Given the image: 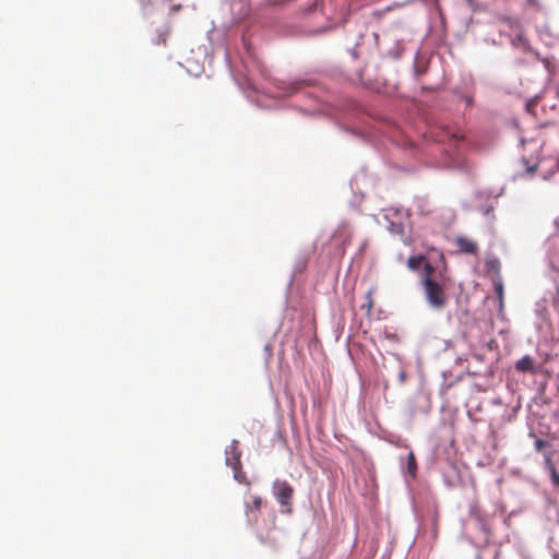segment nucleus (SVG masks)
I'll return each instance as SVG.
<instances>
[{
    "instance_id": "obj_1",
    "label": "nucleus",
    "mask_w": 559,
    "mask_h": 559,
    "mask_svg": "<svg viewBox=\"0 0 559 559\" xmlns=\"http://www.w3.org/2000/svg\"><path fill=\"white\" fill-rule=\"evenodd\" d=\"M451 284L452 280L444 263L433 266L430 262H427L424 265L421 285L424 296L432 309L442 310L445 308L449 301L448 290Z\"/></svg>"
},
{
    "instance_id": "obj_2",
    "label": "nucleus",
    "mask_w": 559,
    "mask_h": 559,
    "mask_svg": "<svg viewBox=\"0 0 559 559\" xmlns=\"http://www.w3.org/2000/svg\"><path fill=\"white\" fill-rule=\"evenodd\" d=\"M273 495L278 503L282 506L283 513H292V501L294 496V488L286 480L276 479L273 483Z\"/></svg>"
},
{
    "instance_id": "obj_3",
    "label": "nucleus",
    "mask_w": 559,
    "mask_h": 559,
    "mask_svg": "<svg viewBox=\"0 0 559 559\" xmlns=\"http://www.w3.org/2000/svg\"><path fill=\"white\" fill-rule=\"evenodd\" d=\"M226 464L234 467H242L241 465V451L239 449V442L237 440H233L231 443L226 449Z\"/></svg>"
},
{
    "instance_id": "obj_4",
    "label": "nucleus",
    "mask_w": 559,
    "mask_h": 559,
    "mask_svg": "<svg viewBox=\"0 0 559 559\" xmlns=\"http://www.w3.org/2000/svg\"><path fill=\"white\" fill-rule=\"evenodd\" d=\"M455 245L461 252L467 254H476L478 250V246L474 240L462 236L455 239Z\"/></svg>"
},
{
    "instance_id": "obj_5",
    "label": "nucleus",
    "mask_w": 559,
    "mask_h": 559,
    "mask_svg": "<svg viewBox=\"0 0 559 559\" xmlns=\"http://www.w3.org/2000/svg\"><path fill=\"white\" fill-rule=\"evenodd\" d=\"M515 369L520 372L536 373L535 360L526 355L515 362Z\"/></svg>"
},
{
    "instance_id": "obj_6",
    "label": "nucleus",
    "mask_w": 559,
    "mask_h": 559,
    "mask_svg": "<svg viewBox=\"0 0 559 559\" xmlns=\"http://www.w3.org/2000/svg\"><path fill=\"white\" fill-rule=\"evenodd\" d=\"M262 499L260 497H254L252 504L246 506V515L248 519V522H257L258 515L261 509Z\"/></svg>"
},
{
    "instance_id": "obj_7",
    "label": "nucleus",
    "mask_w": 559,
    "mask_h": 559,
    "mask_svg": "<svg viewBox=\"0 0 559 559\" xmlns=\"http://www.w3.org/2000/svg\"><path fill=\"white\" fill-rule=\"evenodd\" d=\"M427 259L423 254L412 255L407 260V266L412 271H417L421 265L427 263Z\"/></svg>"
},
{
    "instance_id": "obj_8",
    "label": "nucleus",
    "mask_w": 559,
    "mask_h": 559,
    "mask_svg": "<svg viewBox=\"0 0 559 559\" xmlns=\"http://www.w3.org/2000/svg\"><path fill=\"white\" fill-rule=\"evenodd\" d=\"M407 472L413 478L417 473V462L413 451H409L407 455Z\"/></svg>"
},
{
    "instance_id": "obj_9",
    "label": "nucleus",
    "mask_w": 559,
    "mask_h": 559,
    "mask_svg": "<svg viewBox=\"0 0 559 559\" xmlns=\"http://www.w3.org/2000/svg\"><path fill=\"white\" fill-rule=\"evenodd\" d=\"M546 463L550 473L551 481L555 486L559 487V474L555 467V465L551 462V459L549 455L546 456Z\"/></svg>"
},
{
    "instance_id": "obj_10",
    "label": "nucleus",
    "mask_w": 559,
    "mask_h": 559,
    "mask_svg": "<svg viewBox=\"0 0 559 559\" xmlns=\"http://www.w3.org/2000/svg\"><path fill=\"white\" fill-rule=\"evenodd\" d=\"M486 267L488 272H493L495 274L500 273L501 264L499 259L493 258L486 261Z\"/></svg>"
},
{
    "instance_id": "obj_11",
    "label": "nucleus",
    "mask_w": 559,
    "mask_h": 559,
    "mask_svg": "<svg viewBox=\"0 0 559 559\" xmlns=\"http://www.w3.org/2000/svg\"><path fill=\"white\" fill-rule=\"evenodd\" d=\"M233 471H234V478L238 483L249 485V481L247 479L246 473L242 472L241 467H234Z\"/></svg>"
},
{
    "instance_id": "obj_12",
    "label": "nucleus",
    "mask_w": 559,
    "mask_h": 559,
    "mask_svg": "<svg viewBox=\"0 0 559 559\" xmlns=\"http://www.w3.org/2000/svg\"><path fill=\"white\" fill-rule=\"evenodd\" d=\"M499 21L503 24H507L510 27H519V21L516 19H513L511 16H501Z\"/></svg>"
},
{
    "instance_id": "obj_13",
    "label": "nucleus",
    "mask_w": 559,
    "mask_h": 559,
    "mask_svg": "<svg viewBox=\"0 0 559 559\" xmlns=\"http://www.w3.org/2000/svg\"><path fill=\"white\" fill-rule=\"evenodd\" d=\"M166 41H167V34L160 33L157 37L156 44L157 45H166Z\"/></svg>"
},
{
    "instance_id": "obj_14",
    "label": "nucleus",
    "mask_w": 559,
    "mask_h": 559,
    "mask_svg": "<svg viewBox=\"0 0 559 559\" xmlns=\"http://www.w3.org/2000/svg\"><path fill=\"white\" fill-rule=\"evenodd\" d=\"M545 444H546V442L544 440L536 439L535 440V449H536V451H538V452L542 451L544 449Z\"/></svg>"
},
{
    "instance_id": "obj_15",
    "label": "nucleus",
    "mask_w": 559,
    "mask_h": 559,
    "mask_svg": "<svg viewBox=\"0 0 559 559\" xmlns=\"http://www.w3.org/2000/svg\"><path fill=\"white\" fill-rule=\"evenodd\" d=\"M552 305H554L555 309L559 312V287L557 288Z\"/></svg>"
},
{
    "instance_id": "obj_16",
    "label": "nucleus",
    "mask_w": 559,
    "mask_h": 559,
    "mask_svg": "<svg viewBox=\"0 0 559 559\" xmlns=\"http://www.w3.org/2000/svg\"><path fill=\"white\" fill-rule=\"evenodd\" d=\"M537 166H538V163L534 162L531 166L526 167V173L527 174H534L535 170L537 169Z\"/></svg>"
},
{
    "instance_id": "obj_17",
    "label": "nucleus",
    "mask_w": 559,
    "mask_h": 559,
    "mask_svg": "<svg viewBox=\"0 0 559 559\" xmlns=\"http://www.w3.org/2000/svg\"><path fill=\"white\" fill-rule=\"evenodd\" d=\"M371 295H372V294H371V292H368V293H367V295H366V298H367V300H368V311H370V310H371V308H372V298H371Z\"/></svg>"
},
{
    "instance_id": "obj_18",
    "label": "nucleus",
    "mask_w": 559,
    "mask_h": 559,
    "mask_svg": "<svg viewBox=\"0 0 559 559\" xmlns=\"http://www.w3.org/2000/svg\"><path fill=\"white\" fill-rule=\"evenodd\" d=\"M496 292L497 294L501 297L502 296V292H503V286L501 283H497L496 284Z\"/></svg>"
}]
</instances>
